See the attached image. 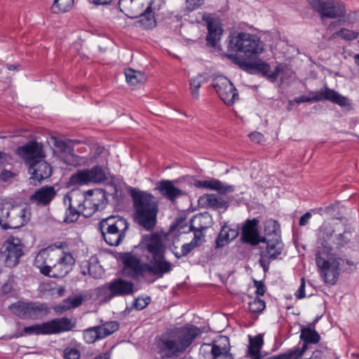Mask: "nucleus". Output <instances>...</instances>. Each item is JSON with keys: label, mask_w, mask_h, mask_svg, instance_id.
I'll list each match as a JSON object with an SVG mask.
<instances>
[{"label": "nucleus", "mask_w": 359, "mask_h": 359, "mask_svg": "<svg viewBox=\"0 0 359 359\" xmlns=\"http://www.w3.org/2000/svg\"><path fill=\"white\" fill-rule=\"evenodd\" d=\"M27 166L28 172L31 175L30 183L32 184L37 185L52 175V166L45 161V158L38 159Z\"/></svg>", "instance_id": "a211bd4d"}, {"label": "nucleus", "mask_w": 359, "mask_h": 359, "mask_svg": "<svg viewBox=\"0 0 359 359\" xmlns=\"http://www.w3.org/2000/svg\"><path fill=\"white\" fill-rule=\"evenodd\" d=\"M90 297L86 293H80L69 297V309H75L81 306L84 301L89 299Z\"/></svg>", "instance_id": "79ce46f5"}, {"label": "nucleus", "mask_w": 359, "mask_h": 359, "mask_svg": "<svg viewBox=\"0 0 359 359\" xmlns=\"http://www.w3.org/2000/svg\"><path fill=\"white\" fill-rule=\"evenodd\" d=\"M161 0H151L145 10L139 15H130L131 18H137V23L145 29H151L156 26V15L160 9Z\"/></svg>", "instance_id": "6ab92c4d"}, {"label": "nucleus", "mask_w": 359, "mask_h": 359, "mask_svg": "<svg viewBox=\"0 0 359 359\" xmlns=\"http://www.w3.org/2000/svg\"><path fill=\"white\" fill-rule=\"evenodd\" d=\"M81 356L80 352L76 348L69 349V359H79Z\"/></svg>", "instance_id": "0e129e2a"}, {"label": "nucleus", "mask_w": 359, "mask_h": 359, "mask_svg": "<svg viewBox=\"0 0 359 359\" xmlns=\"http://www.w3.org/2000/svg\"><path fill=\"white\" fill-rule=\"evenodd\" d=\"M89 198H85L79 191H72L69 196V222H76L80 214L87 207L93 212L103 210L107 203V193L102 189H95L87 191Z\"/></svg>", "instance_id": "20e7f679"}, {"label": "nucleus", "mask_w": 359, "mask_h": 359, "mask_svg": "<svg viewBox=\"0 0 359 359\" xmlns=\"http://www.w3.org/2000/svg\"><path fill=\"white\" fill-rule=\"evenodd\" d=\"M226 231L228 233V236H229L231 241H232L233 240L236 238L238 237V236L239 235V231H238V227L231 228L230 226L226 224Z\"/></svg>", "instance_id": "4d7b16f0"}, {"label": "nucleus", "mask_w": 359, "mask_h": 359, "mask_svg": "<svg viewBox=\"0 0 359 359\" xmlns=\"http://www.w3.org/2000/svg\"><path fill=\"white\" fill-rule=\"evenodd\" d=\"M51 9L54 13H65L67 10V0H54Z\"/></svg>", "instance_id": "09e8293b"}, {"label": "nucleus", "mask_w": 359, "mask_h": 359, "mask_svg": "<svg viewBox=\"0 0 359 359\" xmlns=\"http://www.w3.org/2000/svg\"><path fill=\"white\" fill-rule=\"evenodd\" d=\"M264 241L260 243H264L265 245L259 247V252L260 259L259 264L262 267L264 272L269 269V266L271 262L280 259L284 250V244L282 241L281 236H278L277 238H264Z\"/></svg>", "instance_id": "9d476101"}, {"label": "nucleus", "mask_w": 359, "mask_h": 359, "mask_svg": "<svg viewBox=\"0 0 359 359\" xmlns=\"http://www.w3.org/2000/svg\"><path fill=\"white\" fill-rule=\"evenodd\" d=\"M305 285H306L305 278H301V285H300L297 293L295 294L296 297L297 299H303L306 297Z\"/></svg>", "instance_id": "864d4df0"}, {"label": "nucleus", "mask_w": 359, "mask_h": 359, "mask_svg": "<svg viewBox=\"0 0 359 359\" xmlns=\"http://www.w3.org/2000/svg\"><path fill=\"white\" fill-rule=\"evenodd\" d=\"M107 288L109 292L110 298L127 296L133 293L134 283L118 278L109 283Z\"/></svg>", "instance_id": "4be33fe9"}, {"label": "nucleus", "mask_w": 359, "mask_h": 359, "mask_svg": "<svg viewBox=\"0 0 359 359\" xmlns=\"http://www.w3.org/2000/svg\"><path fill=\"white\" fill-rule=\"evenodd\" d=\"M14 177V174L10 170H3L0 173V180L7 182Z\"/></svg>", "instance_id": "052dcab7"}, {"label": "nucleus", "mask_w": 359, "mask_h": 359, "mask_svg": "<svg viewBox=\"0 0 359 359\" xmlns=\"http://www.w3.org/2000/svg\"><path fill=\"white\" fill-rule=\"evenodd\" d=\"M311 6L320 15V19L343 18L346 7L340 0H308Z\"/></svg>", "instance_id": "9b49d317"}, {"label": "nucleus", "mask_w": 359, "mask_h": 359, "mask_svg": "<svg viewBox=\"0 0 359 359\" xmlns=\"http://www.w3.org/2000/svg\"><path fill=\"white\" fill-rule=\"evenodd\" d=\"M86 149L84 144L80 140L69 139V165L77 167L85 162V159L76 154L83 153Z\"/></svg>", "instance_id": "c85d7f7f"}, {"label": "nucleus", "mask_w": 359, "mask_h": 359, "mask_svg": "<svg viewBox=\"0 0 359 359\" xmlns=\"http://www.w3.org/2000/svg\"><path fill=\"white\" fill-rule=\"evenodd\" d=\"M203 237V232L201 230H196L194 231V238L192 241H196V246H198L200 245L199 242L201 240V238Z\"/></svg>", "instance_id": "338daca9"}, {"label": "nucleus", "mask_w": 359, "mask_h": 359, "mask_svg": "<svg viewBox=\"0 0 359 359\" xmlns=\"http://www.w3.org/2000/svg\"><path fill=\"white\" fill-rule=\"evenodd\" d=\"M196 244L195 241H191L189 243H185L182 245L180 252L174 251L172 249V252L174 254L175 257L177 259H180L182 257L187 255L192 250L196 248Z\"/></svg>", "instance_id": "37998d69"}, {"label": "nucleus", "mask_w": 359, "mask_h": 359, "mask_svg": "<svg viewBox=\"0 0 359 359\" xmlns=\"http://www.w3.org/2000/svg\"><path fill=\"white\" fill-rule=\"evenodd\" d=\"M255 286L256 287V294L258 295H264L265 293V285L262 281L255 280Z\"/></svg>", "instance_id": "13d9d810"}, {"label": "nucleus", "mask_w": 359, "mask_h": 359, "mask_svg": "<svg viewBox=\"0 0 359 359\" xmlns=\"http://www.w3.org/2000/svg\"><path fill=\"white\" fill-rule=\"evenodd\" d=\"M265 307V302L258 297L254 299L248 304L249 311L252 313H260Z\"/></svg>", "instance_id": "a18cd8bd"}, {"label": "nucleus", "mask_w": 359, "mask_h": 359, "mask_svg": "<svg viewBox=\"0 0 359 359\" xmlns=\"http://www.w3.org/2000/svg\"><path fill=\"white\" fill-rule=\"evenodd\" d=\"M205 2V0H186L187 9L193 11L200 8Z\"/></svg>", "instance_id": "3c124183"}, {"label": "nucleus", "mask_w": 359, "mask_h": 359, "mask_svg": "<svg viewBox=\"0 0 359 359\" xmlns=\"http://www.w3.org/2000/svg\"><path fill=\"white\" fill-rule=\"evenodd\" d=\"M344 264L347 265V267L344 268V271H346L348 272H352L353 270L355 269V264L353 261L344 259Z\"/></svg>", "instance_id": "69168bd1"}, {"label": "nucleus", "mask_w": 359, "mask_h": 359, "mask_svg": "<svg viewBox=\"0 0 359 359\" xmlns=\"http://www.w3.org/2000/svg\"><path fill=\"white\" fill-rule=\"evenodd\" d=\"M64 304H57L53 306V310L57 314L62 313L63 312L66 311L67 310V305L65 304H67V299H65L63 300Z\"/></svg>", "instance_id": "bf43d9fd"}, {"label": "nucleus", "mask_w": 359, "mask_h": 359, "mask_svg": "<svg viewBox=\"0 0 359 359\" xmlns=\"http://www.w3.org/2000/svg\"><path fill=\"white\" fill-rule=\"evenodd\" d=\"M13 290V286L12 285L7 282L6 283L1 287V291L4 294H8L10 293Z\"/></svg>", "instance_id": "774afa93"}, {"label": "nucleus", "mask_w": 359, "mask_h": 359, "mask_svg": "<svg viewBox=\"0 0 359 359\" xmlns=\"http://www.w3.org/2000/svg\"><path fill=\"white\" fill-rule=\"evenodd\" d=\"M331 238L332 231H322L320 238L317 243L316 263L324 282L333 285L339 279L340 266L344 267V259L332 256V247L329 242Z\"/></svg>", "instance_id": "f03ea898"}, {"label": "nucleus", "mask_w": 359, "mask_h": 359, "mask_svg": "<svg viewBox=\"0 0 359 359\" xmlns=\"http://www.w3.org/2000/svg\"><path fill=\"white\" fill-rule=\"evenodd\" d=\"M101 333V337L104 338L118 330L119 324L116 321H109L97 326Z\"/></svg>", "instance_id": "58836bf2"}, {"label": "nucleus", "mask_w": 359, "mask_h": 359, "mask_svg": "<svg viewBox=\"0 0 359 359\" xmlns=\"http://www.w3.org/2000/svg\"><path fill=\"white\" fill-rule=\"evenodd\" d=\"M51 142L57 149V151L63 152L67 149V143L57 137H52Z\"/></svg>", "instance_id": "8fccbe9b"}, {"label": "nucleus", "mask_w": 359, "mask_h": 359, "mask_svg": "<svg viewBox=\"0 0 359 359\" xmlns=\"http://www.w3.org/2000/svg\"><path fill=\"white\" fill-rule=\"evenodd\" d=\"M201 333L195 325L168 330L155 339L157 353L161 359H170L183 353Z\"/></svg>", "instance_id": "f257e3e1"}, {"label": "nucleus", "mask_w": 359, "mask_h": 359, "mask_svg": "<svg viewBox=\"0 0 359 359\" xmlns=\"http://www.w3.org/2000/svg\"><path fill=\"white\" fill-rule=\"evenodd\" d=\"M99 226L104 241L110 246H117L126 237L129 223L123 217L111 215L102 219Z\"/></svg>", "instance_id": "0eeeda50"}, {"label": "nucleus", "mask_w": 359, "mask_h": 359, "mask_svg": "<svg viewBox=\"0 0 359 359\" xmlns=\"http://www.w3.org/2000/svg\"><path fill=\"white\" fill-rule=\"evenodd\" d=\"M229 49L242 52L248 58L256 57L263 51L260 40L254 35L244 32L238 33L231 38Z\"/></svg>", "instance_id": "6e6552de"}, {"label": "nucleus", "mask_w": 359, "mask_h": 359, "mask_svg": "<svg viewBox=\"0 0 359 359\" xmlns=\"http://www.w3.org/2000/svg\"><path fill=\"white\" fill-rule=\"evenodd\" d=\"M340 38L346 41H352L358 37L359 33L358 32L350 30L346 28H341L339 30Z\"/></svg>", "instance_id": "de8ad7c7"}, {"label": "nucleus", "mask_w": 359, "mask_h": 359, "mask_svg": "<svg viewBox=\"0 0 359 359\" xmlns=\"http://www.w3.org/2000/svg\"><path fill=\"white\" fill-rule=\"evenodd\" d=\"M10 309L22 319H30V302H18L10 306Z\"/></svg>", "instance_id": "72a5a7b5"}, {"label": "nucleus", "mask_w": 359, "mask_h": 359, "mask_svg": "<svg viewBox=\"0 0 359 359\" xmlns=\"http://www.w3.org/2000/svg\"><path fill=\"white\" fill-rule=\"evenodd\" d=\"M104 170L100 166H95L90 170H79L72 175L69 180V184H86L90 182L101 183L106 180Z\"/></svg>", "instance_id": "4468645a"}, {"label": "nucleus", "mask_w": 359, "mask_h": 359, "mask_svg": "<svg viewBox=\"0 0 359 359\" xmlns=\"http://www.w3.org/2000/svg\"><path fill=\"white\" fill-rule=\"evenodd\" d=\"M234 60L235 62L237 63L243 70L248 72L255 70L259 72H262L264 75L266 76H268V74L270 72L269 65L265 62L261 61H255L253 62H250L237 57H236Z\"/></svg>", "instance_id": "7c9ffc66"}, {"label": "nucleus", "mask_w": 359, "mask_h": 359, "mask_svg": "<svg viewBox=\"0 0 359 359\" xmlns=\"http://www.w3.org/2000/svg\"><path fill=\"white\" fill-rule=\"evenodd\" d=\"M203 81V77L201 75H198L194 78H192L190 81V89L191 90L192 95L196 98L199 97V88L201 86Z\"/></svg>", "instance_id": "c03bdc74"}, {"label": "nucleus", "mask_w": 359, "mask_h": 359, "mask_svg": "<svg viewBox=\"0 0 359 359\" xmlns=\"http://www.w3.org/2000/svg\"><path fill=\"white\" fill-rule=\"evenodd\" d=\"M61 245H50L39 252L34 259V265L40 269L42 274L54 278H62L67 274V270L60 273L52 272V269L61 267L66 259L65 255H62L60 251Z\"/></svg>", "instance_id": "423d86ee"}, {"label": "nucleus", "mask_w": 359, "mask_h": 359, "mask_svg": "<svg viewBox=\"0 0 359 359\" xmlns=\"http://www.w3.org/2000/svg\"><path fill=\"white\" fill-rule=\"evenodd\" d=\"M221 340L223 346L217 344H204L203 346L210 348L212 359H233L232 355L229 353V338L227 337H222Z\"/></svg>", "instance_id": "bb28decb"}, {"label": "nucleus", "mask_w": 359, "mask_h": 359, "mask_svg": "<svg viewBox=\"0 0 359 359\" xmlns=\"http://www.w3.org/2000/svg\"><path fill=\"white\" fill-rule=\"evenodd\" d=\"M265 236L262 238H277L280 236V224L276 220L269 219L264 223Z\"/></svg>", "instance_id": "f704fd0d"}, {"label": "nucleus", "mask_w": 359, "mask_h": 359, "mask_svg": "<svg viewBox=\"0 0 359 359\" xmlns=\"http://www.w3.org/2000/svg\"><path fill=\"white\" fill-rule=\"evenodd\" d=\"M259 222V219L256 218L247 219L245 222L241 229V242L255 246L259 245L262 241L265 240L259 235L258 231Z\"/></svg>", "instance_id": "dca6fc26"}, {"label": "nucleus", "mask_w": 359, "mask_h": 359, "mask_svg": "<svg viewBox=\"0 0 359 359\" xmlns=\"http://www.w3.org/2000/svg\"><path fill=\"white\" fill-rule=\"evenodd\" d=\"M212 88L220 99L227 105H233L238 99V93L233 84L224 76H217L212 79Z\"/></svg>", "instance_id": "ddd939ff"}, {"label": "nucleus", "mask_w": 359, "mask_h": 359, "mask_svg": "<svg viewBox=\"0 0 359 359\" xmlns=\"http://www.w3.org/2000/svg\"><path fill=\"white\" fill-rule=\"evenodd\" d=\"M23 255L24 245L20 238L14 236L9 237L0 250V259L10 268L17 266Z\"/></svg>", "instance_id": "f8f14e48"}, {"label": "nucleus", "mask_w": 359, "mask_h": 359, "mask_svg": "<svg viewBox=\"0 0 359 359\" xmlns=\"http://www.w3.org/2000/svg\"><path fill=\"white\" fill-rule=\"evenodd\" d=\"M142 246L150 255V257L165 253V247L163 242L162 236L158 233H153L144 236L142 241Z\"/></svg>", "instance_id": "412c9836"}, {"label": "nucleus", "mask_w": 359, "mask_h": 359, "mask_svg": "<svg viewBox=\"0 0 359 359\" xmlns=\"http://www.w3.org/2000/svg\"><path fill=\"white\" fill-rule=\"evenodd\" d=\"M156 189L166 199L173 202L184 194V191L175 187L173 182L168 180H163L156 183Z\"/></svg>", "instance_id": "a878e982"}, {"label": "nucleus", "mask_w": 359, "mask_h": 359, "mask_svg": "<svg viewBox=\"0 0 359 359\" xmlns=\"http://www.w3.org/2000/svg\"><path fill=\"white\" fill-rule=\"evenodd\" d=\"M128 193L132 198L135 222L147 231L154 229L157 222L158 203L150 193L130 187Z\"/></svg>", "instance_id": "7ed1b4c3"}, {"label": "nucleus", "mask_w": 359, "mask_h": 359, "mask_svg": "<svg viewBox=\"0 0 359 359\" xmlns=\"http://www.w3.org/2000/svg\"><path fill=\"white\" fill-rule=\"evenodd\" d=\"M31 219V210L29 208H11L10 217L6 226V230L18 229L26 225Z\"/></svg>", "instance_id": "aec40b11"}, {"label": "nucleus", "mask_w": 359, "mask_h": 359, "mask_svg": "<svg viewBox=\"0 0 359 359\" xmlns=\"http://www.w3.org/2000/svg\"><path fill=\"white\" fill-rule=\"evenodd\" d=\"M250 140L257 143H261L264 140V135L258 132H254L249 135Z\"/></svg>", "instance_id": "680f3d73"}, {"label": "nucleus", "mask_w": 359, "mask_h": 359, "mask_svg": "<svg viewBox=\"0 0 359 359\" xmlns=\"http://www.w3.org/2000/svg\"><path fill=\"white\" fill-rule=\"evenodd\" d=\"M149 301L150 297H147V299L137 298L133 303V306L136 309L140 311L144 309L149 304Z\"/></svg>", "instance_id": "603ef678"}, {"label": "nucleus", "mask_w": 359, "mask_h": 359, "mask_svg": "<svg viewBox=\"0 0 359 359\" xmlns=\"http://www.w3.org/2000/svg\"><path fill=\"white\" fill-rule=\"evenodd\" d=\"M11 209L6 207L3 203H0V226L2 229L6 230V226L10 217Z\"/></svg>", "instance_id": "49530a36"}, {"label": "nucleus", "mask_w": 359, "mask_h": 359, "mask_svg": "<svg viewBox=\"0 0 359 359\" xmlns=\"http://www.w3.org/2000/svg\"><path fill=\"white\" fill-rule=\"evenodd\" d=\"M263 344L262 334H258L255 337H249L248 354L252 359H261L260 351Z\"/></svg>", "instance_id": "2f4dec72"}, {"label": "nucleus", "mask_w": 359, "mask_h": 359, "mask_svg": "<svg viewBox=\"0 0 359 359\" xmlns=\"http://www.w3.org/2000/svg\"><path fill=\"white\" fill-rule=\"evenodd\" d=\"M97 326L86 329L83 332V339L87 344H93L96 341L103 339Z\"/></svg>", "instance_id": "4c0bfd02"}, {"label": "nucleus", "mask_w": 359, "mask_h": 359, "mask_svg": "<svg viewBox=\"0 0 359 359\" xmlns=\"http://www.w3.org/2000/svg\"><path fill=\"white\" fill-rule=\"evenodd\" d=\"M309 94L312 96L302 95L295 97L292 101H289V104L292 105L293 102L301 104L304 102L328 100L340 107H347L348 109H351V104L346 97L339 94L338 92L328 88L327 86H325L324 88H321L317 91H311Z\"/></svg>", "instance_id": "1a4fd4ad"}, {"label": "nucleus", "mask_w": 359, "mask_h": 359, "mask_svg": "<svg viewBox=\"0 0 359 359\" xmlns=\"http://www.w3.org/2000/svg\"><path fill=\"white\" fill-rule=\"evenodd\" d=\"M43 334H55L67 331V317L55 318L42 323Z\"/></svg>", "instance_id": "c756f323"}, {"label": "nucleus", "mask_w": 359, "mask_h": 359, "mask_svg": "<svg viewBox=\"0 0 359 359\" xmlns=\"http://www.w3.org/2000/svg\"><path fill=\"white\" fill-rule=\"evenodd\" d=\"M125 76L127 82L132 86H135L145 79V76L143 73L132 69H126Z\"/></svg>", "instance_id": "e433bc0d"}, {"label": "nucleus", "mask_w": 359, "mask_h": 359, "mask_svg": "<svg viewBox=\"0 0 359 359\" xmlns=\"http://www.w3.org/2000/svg\"><path fill=\"white\" fill-rule=\"evenodd\" d=\"M43 334L42 323L36 324L32 326L25 327L20 333H17L13 336V338H18L25 335Z\"/></svg>", "instance_id": "ea45409f"}, {"label": "nucleus", "mask_w": 359, "mask_h": 359, "mask_svg": "<svg viewBox=\"0 0 359 359\" xmlns=\"http://www.w3.org/2000/svg\"><path fill=\"white\" fill-rule=\"evenodd\" d=\"M50 308L46 303L30 302V319L36 320L48 315Z\"/></svg>", "instance_id": "473e14b6"}, {"label": "nucleus", "mask_w": 359, "mask_h": 359, "mask_svg": "<svg viewBox=\"0 0 359 359\" xmlns=\"http://www.w3.org/2000/svg\"><path fill=\"white\" fill-rule=\"evenodd\" d=\"M56 193L53 187L44 186L37 189L29 196V202L37 205L46 206L48 205L55 197Z\"/></svg>", "instance_id": "b1692460"}, {"label": "nucleus", "mask_w": 359, "mask_h": 359, "mask_svg": "<svg viewBox=\"0 0 359 359\" xmlns=\"http://www.w3.org/2000/svg\"><path fill=\"white\" fill-rule=\"evenodd\" d=\"M311 213L310 212H306L304 215H303L301 217H300V219H299V225L300 226H305L308 224L309 222V220L311 219Z\"/></svg>", "instance_id": "e2e57ef3"}, {"label": "nucleus", "mask_w": 359, "mask_h": 359, "mask_svg": "<svg viewBox=\"0 0 359 359\" xmlns=\"http://www.w3.org/2000/svg\"><path fill=\"white\" fill-rule=\"evenodd\" d=\"M146 257L149 263H142L136 257L127 255L123 257V263L125 268L131 269L135 276H143L148 273L160 278L172 270V264L165 259V254L151 257L146 255Z\"/></svg>", "instance_id": "39448f33"}, {"label": "nucleus", "mask_w": 359, "mask_h": 359, "mask_svg": "<svg viewBox=\"0 0 359 359\" xmlns=\"http://www.w3.org/2000/svg\"><path fill=\"white\" fill-rule=\"evenodd\" d=\"M283 67L281 66V65H278L276 67V68L274 69V70L270 73V72H269L268 74V77L272 81H275L278 79V77L280 75V73L281 72H283Z\"/></svg>", "instance_id": "5fc2aeb1"}, {"label": "nucleus", "mask_w": 359, "mask_h": 359, "mask_svg": "<svg viewBox=\"0 0 359 359\" xmlns=\"http://www.w3.org/2000/svg\"><path fill=\"white\" fill-rule=\"evenodd\" d=\"M208 34L206 36L208 44L212 47H215L217 41L220 39L222 29L214 23L209 22L208 23Z\"/></svg>", "instance_id": "c9c22d12"}, {"label": "nucleus", "mask_w": 359, "mask_h": 359, "mask_svg": "<svg viewBox=\"0 0 359 359\" xmlns=\"http://www.w3.org/2000/svg\"><path fill=\"white\" fill-rule=\"evenodd\" d=\"M17 154L23 158L27 165L38 159L46 158L43 144L36 141H29L26 144L19 147L17 149Z\"/></svg>", "instance_id": "f3484780"}, {"label": "nucleus", "mask_w": 359, "mask_h": 359, "mask_svg": "<svg viewBox=\"0 0 359 359\" xmlns=\"http://www.w3.org/2000/svg\"><path fill=\"white\" fill-rule=\"evenodd\" d=\"M300 339L304 341L302 347H294L290 349L291 351H295V359H298L304 353L308 348L309 344L318 343L320 340V335L316 330L310 327H304L301 330Z\"/></svg>", "instance_id": "5701e85b"}, {"label": "nucleus", "mask_w": 359, "mask_h": 359, "mask_svg": "<svg viewBox=\"0 0 359 359\" xmlns=\"http://www.w3.org/2000/svg\"><path fill=\"white\" fill-rule=\"evenodd\" d=\"M198 203L214 210H223L225 211L229 207V203L214 194H205L198 198Z\"/></svg>", "instance_id": "cd10ccee"}, {"label": "nucleus", "mask_w": 359, "mask_h": 359, "mask_svg": "<svg viewBox=\"0 0 359 359\" xmlns=\"http://www.w3.org/2000/svg\"><path fill=\"white\" fill-rule=\"evenodd\" d=\"M332 231V238L329 241L332 247V250L334 248L336 249H341L347 245H349V247L353 248L359 247V237L356 234L353 233L351 231H344L341 233L334 236V231L327 227H323L320 229L318 242L319 241L320 236L322 235V231Z\"/></svg>", "instance_id": "2eb2a0df"}, {"label": "nucleus", "mask_w": 359, "mask_h": 359, "mask_svg": "<svg viewBox=\"0 0 359 359\" xmlns=\"http://www.w3.org/2000/svg\"><path fill=\"white\" fill-rule=\"evenodd\" d=\"M338 19L339 20L337 21H332L330 23V25L328 26V29L332 30L339 25H348L349 23L351 22V21L348 20V18L343 19V20L341 18H338Z\"/></svg>", "instance_id": "6e6d98bb"}, {"label": "nucleus", "mask_w": 359, "mask_h": 359, "mask_svg": "<svg viewBox=\"0 0 359 359\" xmlns=\"http://www.w3.org/2000/svg\"><path fill=\"white\" fill-rule=\"evenodd\" d=\"M230 242H231V240H230V238L228 236V233L226 231V224H224L222 227V229L215 240V248H221L222 247H224L225 245H227Z\"/></svg>", "instance_id": "a19ab883"}, {"label": "nucleus", "mask_w": 359, "mask_h": 359, "mask_svg": "<svg viewBox=\"0 0 359 359\" xmlns=\"http://www.w3.org/2000/svg\"><path fill=\"white\" fill-rule=\"evenodd\" d=\"M194 186L197 188H204L216 191L221 195H225L234 191L233 186L224 184L215 178L203 181L197 180L194 182Z\"/></svg>", "instance_id": "393cba45"}]
</instances>
